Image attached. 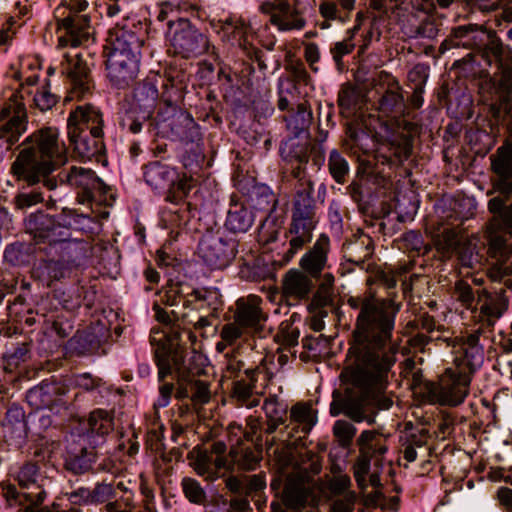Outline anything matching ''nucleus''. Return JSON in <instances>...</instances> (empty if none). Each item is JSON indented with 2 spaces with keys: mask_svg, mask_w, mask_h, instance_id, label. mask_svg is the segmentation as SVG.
<instances>
[{
  "mask_svg": "<svg viewBox=\"0 0 512 512\" xmlns=\"http://www.w3.org/2000/svg\"><path fill=\"white\" fill-rule=\"evenodd\" d=\"M468 3L482 13L501 10V12L494 17V22L497 27L502 24L512 23V0H468Z\"/></svg>",
  "mask_w": 512,
  "mask_h": 512,
  "instance_id": "33",
  "label": "nucleus"
},
{
  "mask_svg": "<svg viewBox=\"0 0 512 512\" xmlns=\"http://www.w3.org/2000/svg\"><path fill=\"white\" fill-rule=\"evenodd\" d=\"M328 169L332 178L339 184H344L349 173V165L343 155L337 151H331L328 159Z\"/></svg>",
  "mask_w": 512,
  "mask_h": 512,
  "instance_id": "53",
  "label": "nucleus"
},
{
  "mask_svg": "<svg viewBox=\"0 0 512 512\" xmlns=\"http://www.w3.org/2000/svg\"><path fill=\"white\" fill-rule=\"evenodd\" d=\"M413 144L409 138H403L399 142H391L387 146V152L377 151L376 159L382 164H401L412 154Z\"/></svg>",
  "mask_w": 512,
  "mask_h": 512,
  "instance_id": "37",
  "label": "nucleus"
},
{
  "mask_svg": "<svg viewBox=\"0 0 512 512\" xmlns=\"http://www.w3.org/2000/svg\"><path fill=\"white\" fill-rule=\"evenodd\" d=\"M453 296L460 305L467 310L476 309L477 290L464 279L457 280L453 287Z\"/></svg>",
  "mask_w": 512,
  "mask_h": 512,
  "instance_id": "47",
  "label": "nucleus"
},
{
  "mask_svg": "<svg viewBox=\"0 0 512 512\" xmlns=\"http://www.w3.org/2000/svg\"><path fill=\"white\" fill-rule=\"evenodd\" d=\"M477 307L480 314L488 322L500 318L508 307V300L504 295V290L500 289V291L491 293L484 288L477 289Z\"/></svg>",
  "mask_w": 512,
  "mask_h": 512,
  "instance_id": "26",
  "label": "nucleus"
},
{
  "mask_svg": "<svg viewBox=\"0 0 512 512\" xmlns=\"http://www.w3.org/2000/svg\"><path fill=\"white\" fill-rule=\"evenodd\" d=\"M23 145L12 170L29 184L38 183L41 176L51 174L67 162L66 148L59 142L56 128L45 127L33 132Z\"/></svg>",
  "mask_w": 512,
  "mask_h": 512,
  "instance_id": "3",
  "label": "nucleus"
},
{
  "mask_svg": "<svg viewBox=\"0 0 512 512\" xmlns=\"http://www.w3.org/2000/svg\"><path fill=\"white\" fill-rule=\"evenodd\" d=\"M60 73L66 77L69 90L68 100H80L90 95L94 89L90 69L78 52H66L60 63Z\"/></svg>",
  "mask_w": 512,
  "mask_h": 512,
  "instance_id": "12",
  "label": "nucleus"
},
{
  "mask_svg": "<svg viewBox=\"0 0 512 512\" xmlns=\"http://www.w3.org/2000/svg\"><path fill=\"white\" fill-rule=\"evenodd\" d=\"M312 110L308 100L297 103L296 108L292 107L289 115L285 117L287 128L292 133L303 135L312 121Z\"/></svg>",
  "mask_w": 512,
  "mask_h": 512,
  "instance_id": "36",
  "label": "nucleus"
},
{
  "mask_svg": "<svg viewBox=\"0 0 512 512\" xmlns=\"http://www.w3.org/2000/svg\"><path fill=\"white\" fill-rule=\"evenodd\" d=\"M110 51L107 54V77L117 88L129 86L136 78L140 49L143 42L132 31L120 30L110 36Z\"/></svg>",
  "mask_w": 512,
  "mask_h": 512,
  "instance_id": "5",
  "label": "nucleus"
},
{
  "mask_svg": "<svg viewBox=\"0 0 512 512\" xmlns=\"http://www.w3.org/2000/svg\"><path fill=\"white\" fill-rule=\"evenodd\" d=\"M322 465L317 453L305 451L300 454L293 471L287 476L283 489V502L288 508L316 505L319 497L314 477L321 472Z\"/></svg>",
  "mask_w": 512,
  "mask_h": 512,
  "instance_id": "6",
  "label": "nucleus"
},
{
  "mask_svg": "<svg viewBox=\"0 0 512 512\" xmlns=\"http://www.w3.org/2000/svg\"><path fill=\"white\" fill-rule=\"evenodd\" d=\"M217 32L222 35L223 40L231 45H237L243 52L251 51L256 38L251 25L243 18L236 16L219 20Z\"/></svg>",
  "mask_w": 512,
  "mask_h": 512,
  "instance_id": "20",
  "label": "nucleus"
},
{
  "mask_svg": "<svg viewBox=\"0 0 512 512\" xmlns=\"http://www.w3.org/2000/svg\"><path fill=\"white\" fill-rule=\"evenodd\" d=\"M59 177L61 182L79 189L77 200L81 204L96 202L112 206L115 200L109 187L91 169L73 166L67 172H60Z\"/></svg>",
  "mask_w": 512,
  "mask_h": 512,
  "instance_id": "10",
  "label": "nucleus"
},
{
  "mask_svg": "<svg viewBox=\"0 0 512 512\" xmlns=\"http://www.w3.org/2000/svg\"><path fill=\"white\" fill-rule=\"evenodd\" d=\"M290 418L291 421L301 427L304 435L308 434L316 423V417L313 415L311 407L306 403L295 404L291 408Z\"/></svg>",
  "mask_w": 512,
  "mask_h": 512,
  "instance_id": "51",
  "label": "nucleus"
},
{
  "mask_svg": "<svg viewBox=\"0 0 512 512\" xmlns=\"http://www.w3.org/2000/svg\"><path fill=\"white\" fill-rule=\"evenodd\" d=\"M312 288V279L297 269H290L283 276L281 289L286 300L299 302L307 299Z\"/></svg>",
  "mask_w": 512,
  "mask_h": 512,
  "instance_id": "24",
  "label": "nucleus"
},
{
  "mask_svg": "<svg viewBox=\"0 0 512 512\" xmlns=\"http://www.w3.org/2000/svg\"><path fill=\"white\" fill-rule=\"evenodd\" d=\"M58 47L77 48L88 41L91 35V19L86 12L71 11L68 25L56 21Z\"/></svg>",
  "mask_w": 512,
  "mask_h": 512,
  "instance_id": "17",
  "label": "nucleus"
},
{
  "mask_svg": "<svg viewBox=\"0 0 512 512\" xmlns=\"http://www.w3.org/2000/svg\"><path fill=\"white\" fill-rule=\"evenodd\" d=\"M254 222L253 212L244 203L231 199L225 225L234 233L246 232Z\"/></svg>",
  "mask_w": 512,
  "mask_h": 512,
  "instance_id": "32",
  "label": "nucleus"
},
{
  "mask_svg": "<svg viewBox=\"0 0 512 512\" xmlns=\"http://www.w3.org/2000/svg\"><path fill=\"white\" fill-rule=\"evenodd\" d=\"M145 182L155 190L165 189L174 181L177 171L160 161L149 162L143 167Z\"/></svg>",
  "mask_w": 512,
  "mask_h": 512,
  "instance_id": "30",
  "label": "nucleus"
},
{
  "mask_svg": "<svg viewBox=\"0 0 512 512\" xmlns=\"http://www.w3.org/2000/svg\"><path fill=\"white\" fill-rule=\"evenodd\" d=\"M478 31L482 34L486 32L477 24L461 25L453 28L447 38L440 44L439 52L443 54L452 48L459 47L466 49L480 48L479 39L476 35Z\"/></svg>",
  "mask_w": 512,
  "mask_h": 512,
  "instance_id": "25",
  "label": "nucleus"
},
{
  "mask_svg": "<svg viewBox=\"0 0 512 512\" xmlns=\"http://www.w3.org/2000/svg\"><path fill=\"white\" fill-rule=\"evenodd\" d=\"M483 330L481 328L462 332L454 338H447L444 341L447 346L452 347L455 355L454 365L472 373L481 365L484 359V345L481 342Z\"/></svg>",
  "mask_w": 512,
  "mask_h": 512,
  "instance_id": "13",
  "label": "nucleus"
},
{
  "mask_svg": "<svg viewBox=\"0 0 512 512\" xmlns=\"http://www.w3.org/2000/svg\"><path fill=\"white\" fill-rule=\"evenodd\" d=\"M103 115L101 111L91 104L77 106L70 112L67 120L68 138L80 136L89 132L92 136H103Z\"/></svg>",
  "mask_w": 512,
  "mask_h": 512,
  "instance_id": "18",
  "label": "nucleus"
},
{
  "mask_svg": "<svg viewBox=\"0 0 512 512\" xmlns=\"http://www.w3.org/2000/svg\"><path fill=\"white\" fill-rule=\"evenodd\" d=\"M373 143V138L368 132L349 128L344 146L361 161V154L367 155L371 151Z\"/></svg>",
  "mask_w": 512,
  "mask_h": 512,
  "instance_id": "40",
  "label": "nucleus"
},
{
  "mask_svg": "<svg viewBox=\"0 0 512 512\" xmlns=\"http://www.w3.org/2000/svg\"><path fill=\"white\" fill-rule=\"evenodd\" d=\"M89 7L87 0H61V3L54 10L56 21H62L64 25L69 23L71 11L86 12Z\"/></svg>",
  "mask_w": 512,
  "mask_h": 512,
  "instance_id": "54",
  "label": "nucleus"
},
{
  "mask_svg": "<svg viewBox=\"0 0 512 512\" xmlns=\"http://www.w3.org/2000/svg\"><path fill=\"white\" fill-rule=\"evenodd\" d=\"M263 409L267 417L265 433L273 434L279 426L286 422L287 410L279 404L276 398L266 399Z\"/></svg>",
  "mask_w": 512,
  "mask_h": 512,
  "instance_id": "42",
  "label": "nucleus"
},
{
  "mask_svg": "<svg viewBox=\"0 0 512 512\" xmlns=\"http://www.w3.org/2000/svg\"><path fill=\"white\" fill-rule=\"evenodd\" d=\"M30 224L33 225L31 228L34 230L35 237L44 239L50 237V231L54 226V221L46 214H38L30 220Z\"/></svg>",
  "mask_w": 512,
  "mask_h": 512,
  "instance_id": "62",
  "label": "nucleus"
},
{
  "mask_svg": "<svg viewBox=\"0 0 512 512\" xmlns=\"http://www.w3.org/2000/svg\"><path fill=\"white\" fill-rule=\"evenodd\" d=\"M333 433L338 439L340 446L346 448L352 443L356 434V428L345 420H338L333 426Z\"/></svg>",
  "mask_w": 512,
  "mask_h": 512,
  "instance_id": "60",
  "label": "nucleus"
},
{
  "mask_svg": "<svg viewBox=\"0 0 512 512\" xmlns=\"http://www.w3.org/2000/svg\"><path fill=\"white\" fill-rule=\"evenodd\" d=\"M405 108L402 88L399 83L393 79L379 100V110L386 116H397L404 114Z\"/></svg>",
  "mask_w": 512,
  "mask_h": 512,
  "instance_id": "34",
  "label": "nucleus"
},
{
  "mask_svg": "<svg viewBox=\"0 0 512 512\" xmlns=\"http://www.w3.org/2000/svg\"><path fill=\"white\" fill-rule=\"evenodd\" d=\"M512 236V230H507L503 225L493 226L492 219L487 226V254L490 258L496 260L508 259L512 254V246L509 239Z\"/></svg>",
  "mask_w": 512,
  "mask_h": 512,
  "instance_id": "27",
  "label": "nucleus"
},
{
  "mask_svg": "<svg viewBox=\"0 0 512 512\" xmlns=\"http://www.w3.org/2000/svg\"><path fill=\"white\" fill-rule=\"evenodd\" d=\"M295 195L292 202L291 222L285 237L289 239V248L285 260H291L303 247L310 243L318 219L316 201L313 198L314 185L310 179H297Z\"/></svg>",
  "mask_w": 512,
  "mask_h": 512,
  "instance_id": "4",
  "label": "nucleus"
},
{
  "mask_svg": "<svg viewBox=\"0 0 512 512\" xmlns=\"http://www.w3.org/2000/svg\"><path fill=\"white\" fill-rule=\"evenodd\" d=\"M38 467L34 463H25L19 470L16 480L21 488H29L34 486L36 492H23L20 493L17 489L8 485L5 488L3 496L6 499L7 505L18 506L19 512H49L45 508H38L42 504L46 497V492L36 485V476Z\"/></svg>",
  "mask_w": 512,
  "mask_h": 512,
  "instance_id": "11",
  "label": "nucleus"
},
{
  "mask_svg": "<svg viewBox=\"0 0 512 512\" xmlns=\"http://www.w3.org/2000/svg\"><path fill=\"white\" fill-rule=\"evenodd\" d=\"M196 180L186 173L178 174L174 181L168 186L165 200L169 203L179 204L195 187Z\"/></svg>",
  "mask_w": 512,
  "mask_h": 512,
  "instance_id": "41",
  "label": "nucleus"
},
{
  "mask_svg": "<svg viewBox=\"0 0 512 512\" xmlns=\"http://www.w3.org/2000/svg\"><path fill=\"white\" fill-rule=\"evenodd\" d=\"M487 37L489 41L484 47L483 56L489 63L493 58L500 70L496 88L498 99L490 110L497 122L503 116L508 118L507 130L512 135V53L506 52L500 39L492 33H488Z\"/></svg>",
  "mask_w": 512,
  "mask_h": 512,
  "instance_id": "7",
  "label": "nucleus"
},
{
  "mask_svg": "<svg viewBox=\"0 0 512 512\" xmlns=\"http://www.w3.org/2000/svg\"><path fill=\"white\" fill-rule=\"evenodd\" d=\"M369 245L363 242L354 241L345 245V257L351 263L362 264L371 255Z\"/></svg>",
  "mask_w": 512,
  "mask_h": 512,
  "instance_id": "57",
  "label": "nucleus"
},
{
  "mask_svg": "<svg viewBox=\"0 0 512 512\" xmlns=\"http://www.w3.org/2000/svg\"><path fill=\"white\" fill-rule=\"evenodd\" d=\"M460 264L467 268H475L481 264V256L474 252V248L470 242H462L458 246L456 252Z\"/></svg>",
  "mask_w": 512,
  "mask_h": 512,
  "instance_id": "58",
  "label": "nucleus"
},
{
  "mask_svg": "<svg viewBox=\"0 0 512 512\" xmlns=\"http://www.w3.org/2000/svg\"><path fill=\"white\" fill-rule=\"evenodd\" d=\"M461 240L458 232L453 229H444L439 235L436 236L434 244L437 251L443 257H450L454 254L460 245Z\"/></svg>",
  "mask_w": 512,
  "mask_h": 512,
  "instance_id": "48",
  "label": "nucleus"
},
{
  "mask_svg": "<svg viewBox=\"0 0 512 512\" xmlns=\"http://www.w3.org/2000/svg\"><path fill=\"white\" fill-rule=\"evenodd\" d=\"M368 452H359V456L353 466V475L358 486L363 488L366 486V476L370 471L371 457Z\"/></svg>",
  "mask_w": 512,
  "mask_h": 512,
  "instance_id": "61",
  "label": "nucleus"
},
{
  "mask_svg": "<svg viewBox=\"0 0 512 512\" xmlns=\"http://www.w3.org/2000/svg\"><path fill=\"white\" fill-rule=\"evenodd\" d=\"M226 450L223 441H215L209 449L199 446L193 448L188 453V459L198 475L210 477L222 469L227 470Z\"/></svg>",
  "mask_w": 512,
  "mask_h": 512,
  "instance_id": "16",
  "label": "nucleus"
},
{
  "mask_svg": "<svg viewBox=\"0 0 512 512\" xmlns=\"http://www.w3.org/2000/svg\"><path fill=\"white\" fill-rule=\"evenodd\" d=\"M70 145L73 147V153L81 161H90L93 158L99 160V157L105 151L103 136H92L91 133H81L80 136L69 138Z\"/></svg>",
  "mask_w": 512,
  "mask_h": 512,
  "instance_id": "29",
  "label": "nucleus"
},
{
  "mask_svg": "<svg viewBox=\"0 0 512 512\" xmlns=\"http://www.w3.org/2000/svg\"><path fill=\"white\" fill-rule=\"evenodd\" d=\"M226 459L227 470H234L235 467L239 470H254L262 460V446L246 443L232 445L228 455L226 454Z\"/></svg>",
  "mask_w": 512,
  "mask_h": 512,
  "instance_id": "22",
  "label": "nucleus"
},
{
  "mask_svg": "<svg viewBox=\"0 0 512 512\" xmlns=\"http://www.w3.org/2000/svg\"><path fill=\"white\" fill-rule=\"evenodd\" d=\"M357 444L359 446V452H368L367 455L371 457V459L377 455H383L387 451L385 441L375 431H363L357 440Z\"/></svg>",
  "mask_w": 512,
  "mask_h": 512,
  "instance_id": "43",
  "label": "nucleus"
},
{
  "mask_svg": "<svg viewBox=\"0 0 512 512\" xmlns=\"http://www.w3.org/2000/svg\"><path fill=\"white\" fill-rule=\"evenodd\" d=\"M329 250L330 239L326 234H321L313 247L301 258V268L311 276L319 275L326 265Z\"/></svg>",
  "mask_w": 512,
  "mask_h": 512,
  "instance_id": "28",
  "label": "nucleus"
},
{
  "mask_svg": "<svg viewBox=\"0 0 512 512\" xmlns=\"http://www.w3.org/2000/svg\"><path fill=\"white\" fill-rule=\"evenodd\" d=\"M164 426L160 423L154 422L151 424L146 435V445L149 450L156 455L159 454L164 461L170 462L172 457L164 453Z\"/></svg>",
  "mask_w": 512,
  "mask_h": 512,
  "instance_id": "50",
  "label": "nucleus"
},
{
  "mask_svg": "<svg viewBox=\"0 0 512 512\" xmlns=\"http://www.w3.org/2000/svg\"><path fill=\"white\" fill-rule=\"evenodd\" d=\"M27 13L28 8L26 5H21L20 2L15 3L13 11L8 13L6 17L5 25L7 27L2 28V45L13 39L17 29L20 28L23 24L22 17H24Z\"/></svg>",
  "mask_w": 512,
  "mask_h": 512,
  "instance_id": "45",
  "label": "nucleus"
},
{
  "mask_svg": "<svg viewBox=\"0 0 512 512\" xmlns=\"http://www.w3.org/2000/svg\"><path fill=\"white\" fill-rule=\"evenodd\" d=\"M88 427L92 433L100 436L109 434L114 429V414L105 409H95L88 418Z\"/></svg>",
  "mask_w": 512,
  "mask_h": 512,
  "instance_id": "44",
  "label": "nucleus"
},
{
  "mask_svg": "<svg viewBox=\"0 0 512 512\" xmlns=\"http://www.w3.org/2000/svg\"><path fill=\"white\" fill-rule=\"evenodd\" d=\"M192 291V286L185 282H174L169 280L159 291L160 300L168 306H179L184 304L185 297Z\"/></svg>",
  "mask_w": 512,
  "mask_h": 512,
  "instance_id": "39",
  "label": "nucleus"
},
{
  "mask_svg": "<svg viewBox=\"0 0 512 512\" xmlns=\"http://www.w3.org/2000/svg\"><path fill=\"white\" fill-rule=\"evenodd\" d=\"M274 359L272 354L265 355L256 367L246 369L239 379L233 381L231 397L238 405L252 408L259 404L258 395L264 393L274 376Z\"/></svg>",
  "mask_w": 512,
  "mask_h": 512,
  "instance_id": "9",
  "label": "nucleus"
},
{
  "mask_svg": "<svg viewBox=\"0 0 512 512\" xmlns=\"http://www.w3.org/2000/svg\"><path fill=\"white\" fill-rule=\"evenodd\" d=\"M269 23L281 32L301 30L306 25L299 0H268L259 7Z\"/></svg>",
  "mask_w": 512,
  "mask_h": 512,
  "instance_id": "14",
  "label": "nucleus"
},
{
  "mask_svg": "<svg viewBox=\"0 0 512 512\" xmlns=\"http://www.w3.org/2000/svg\"><path fill=\"white\" fill-rule=\"evenodd\" d=\"M168 337L170 347H158L154 353L159 380L163 381L168 375L175 373L179 385L176 391L177 398L190 397L195 404L208 403L211 397L209 384L195 379L202 372V368L197 364L201 356L179 345V331L171 329Z\"/></svg>",
  "mask_w": 512,
  "mask_h": 512,
  "instance_id": "2",
  "label": "nucleus"
},
{
  "mask_svg": "<svg viewBox=\"0 0 512 512\" xmlns=\"http://www.w3.org/2000/svg\"><path fill=\"white\" fill-rule=\"evenodd\" d=\"M337 102L341 115L350 117L362 108L364 96L358 87L344 84L338 93Z\"/></svg>",
  "mask_w": 512,
  "mask_h": 512,
  "instance_id": "35",
  "label": "nucleus"
},
{
  "mask_svg": "<svg viewBox=\"0 0 512 512\" xmlns=\"http://www.w3.org/2000/svg\"><path fill=\"white\" fill-rule=\"evenodd\" d=\"M261 304V297L254 294L248 295L246 298L238 299L236 301L234 321L244 329L256 328L266 319Z\"/></svg>",
  "mask_w": 512,
  "mask_h": 512,
  "instance_id": "23",
  "label": "nucleus"
},
{
  "mask_svg": "<svg viewBox=\"0 0 512 512\" xmlns=\"http://www.w3.org/2000/svg\"><path fill=\"white\" fill-rule=\"evenodd\" d=\"M336 309L334 305V293L324 287H318L309 305V312H322L329 314Z\"/></svg>",
  "mask_w": 512,
  "mask_h": 512,
  "instance_id": "52",
  "label": "nucleus"
},
{
  "mask_svg": "<svg viewBox=\"0 0 512 512\" xmlns=\"http://www.w3.org/2000/svg\"><path fill=\"white\" fill-rule=\"evenodd\" d=\"M490 160L491 169L498 177H506L512 173V158L506 147H499Z\"/></svg>",
  "mask_w": 512,
  "mask_h": 512,
  "instance_id": "55",
  "label": "nucleus"
},
{
  "mask_svg": "<svg viewBox=\"0 0 512 512\" xmlns=\"http://www.w3.org/2000/svg\"><path fill=\"white\" fill-rule=\"evenodd\" d=\"M348 306L358 311L354 344L349 355L354 363L344 370L352 387L344 393L333 391L330 414L336 417L346 415L354 422L367 420L365 404L371 392H380L388 383V375L397 361L399 345L392 341L396 315L400 305L389 298H379L371 290L347 299Z\"/></svg>",
  "mask_w": 512,
  "mask_h": 512,
  "instance_id": "1",
  "label": "nucleus"
},
{
  "mask_svg": "<svg viewBox=\"0 0 512 512\" xmlns=\"http://www.w3.org/2000/svg\"><path fill=\"white\" fill-rule=\"evenodd\" d=\"M360 30V23H357L350 31L349 36L341 41L335 42L331 48L330 53L332 58L339 70L342 69L343 66V57L351 54L355 47L356 43L354 42L355 34Z\"/></svg>",
  "mask_w": 512,
  "mask_h": 512,
  "instance_id": "46",
  "label": "nucleus"
},
{
  "mask_svg": "<svg viewBox=\"0 0 512 512\" xmlns=\"http://www.w3.org/2000/svg\"><path fill=\"white\" fill-rule=\"evenodd\" d=\"M172 46L177 54L188 59L208 53L210 42L206 35L195 28L187 26L174 33Z\"/></svg>",
  "mask_w": 512,
  "mask_h": 512,
  "instance_id": "21",
  "label": "nucleus"
},
{
  "mask_svg": "<svg viewBox=\"0 0 512 512\" xmlns=\"http://www.w3.org/2000/svg\"><path fill=\"white\" fill-rule=\"evenodd\" d=\"M38 75L32 74L25 78V81H22L21 79V72L18 69L16 64H12L9 68V70L5 73V79L11 80V84H8L3 90H2V97H6L9 99V96H11L12 92H16L18 98L23 102V94L22 91L25 89V87H32L34 86L38 81Z\"/></svg>",
  "mask_w": 512,
  "mask_h": 512,
  "instance_id": "38",
  "label": "nucleus"
},
{
  "mask_svg": "<svg viewBox=\"0 0 512 512\" xmlns=\"http://www.w3.org/2000/svg\"><path fill=\"white\" fill-rule=\"evenodd\" d=\"M299 331L289 324L282 323L274 336V340L283 348H291L298 344Z\"/></svg>",
  "mask_w": 512,
  "mask_h": 512,
  "instance_id": "59",
  "label": "nucleus"
},
{
  "mask_svg": "<svg viewBox=\"0 0 512 512\" xmlns=\"http://www.w3.org/2000/svg\"><path fill=\"white\" fill-rule=\"evenodd\" d=\"M185 497L193 504L204 505L207 499L206 492L200 483L193 478L185 477L181 482Z\"/></svg>",
  "mask_w": 512,
  "mask_h": 512,
  "instance_id": "56",
  "label": "nucleus"
},
{
  "mask_svg": "<svg viewBox=\"0 0 512 512\" xmlns=\"http://www.w3.org/2000/svg\"><path fill=\"white\" fill-rule=\"evenodd\" d=\"M512 275V263L508 259L496 260L488 270V277L493 282H502L505 277Z\"/></svg>",
  "mask_w": 512,
  "mask_h": 512,
  "instance_id": "63",
  "label": "nucleus"
},
{
  "mask_svg": "<svg viewBox=\"0 0 512 512\" xmlns=\"http://www.w3.org/2000/svg\"><path fill=\"white\" fill-rule=\"evenodd\" d=\"M244 328L239 325L236 321L226 323L223 325L220 331V338L225 343L233 346L243 336Z\"/></svg>",
  "mask_w": 512,
  "mask_h": 512,
  "instance_id": "64",
  "label": "nucleus"
},
{
  "mask_svg": "<svg viewBox=\"0 0 512 512\" xmlns=\"http://www.w3.org/2000/svg\"><path fill=\"white\" fill-rule=\"evenodd\" d=\"M430 433L426 428L416 429L408 434L401 444V453L403 458L408 462H414L417 459L418 450L427 451L430 455L431 449L428 447Z\"/></svg>",
  "mask_w": 512,
  "mask_h": 512,
  "instance_id": "31",
  "label": "nucleus"
},
{
  "mask_svg": "<svg viewBox=\"0 0 512 512\" xmlns=\"http://www.w3.org/2000/svg\"><path fill=\"white\" fill-rule=\"evenodd\" d=\"M472 374L468 370L453 365L445 369L438 382H423L420 393L430 404L458 406L469 394Z\"/></svg>",
  "mask_w": 512,
  "mask_h": 512,
  "instance_id": "8",
  "label": "nucleus"
},
{
  "mask_svg": "<svg viewBox=\"0 0 512 512\" xmlns=\"http://www.w3.org/2000/svg\"><path fill=\"white\" fill-rule=\"evenodd\" d=\"M28 117L23 102L16 92H12L9 101L2 107V144L12 150L26 132Z\"/></svg>",
  "mask_w": 512,
  "mask_h": 512,
  "instance_id": "15",
  "label": "nucleus"
},
{
  "mask_svg": "<svg viewBox=\"0 0 512 512\" xmlns=\"http://www.w3.org/2000/svg\"><path fill=\"white\" fill-rule=\"evenodd\" d=\"M400 248L412 256L426 255L431 248L424 243L422 234L419 231H407L400 238Z\"/></svg>",
  "mask_w": 512,
  "mask_h": 512,
  "instance_id": "49",
  "label": "nucleus"
},
{
  "mask_svg": "<svg viewBox=\"0 0 512 512\" xmlns=\"http://www.w3.org/2000/svg\"><path fill=\"white\" fill-rule=\"evenodd\" d=\"M311 141L308 136L294 134L282 142L280 155L291 166V175L295 179H305L306 165L309 162Z\"/></svg>",
  "mask_w": 512,
  "mask_h": 512,
  "instance_id": "19",
  "label": "nucleus"
}]
</instances>
